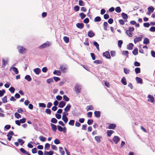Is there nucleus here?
<instances>
[{"label": "nucleus", "mask_w": 155, "mask_h": 155, "mask_svg": "<svg viewBox=\"0 0 155 155\" xmlns=\"http://www.w3.org/2000/svg\"><path fill=\"white\" fill-rule=\"evenodd\" d=\"M81 85L78 84H75L74 87V91L77 94H78V93L81 92Z\"/></svg>", "instance_id": "nucleus-1"}, {"label": "nucleus", "mask_w": 155, "mask_h": 155, "mask_svg": "<svg viewBox=\"0 0 155 155\" xmlns=\"http://www.w3.org/2000/svg\"><path fill=\"white\" fill-rule=\"evenodd\" d=\"M57 127L58 130L60 132L63 131L64 133L66 132L67 129L65 127L62 128L61 126L58 125Z\"/></svg>", "instance_id": "nucleus-2"}, {"label": "nucleus", "mask_w": 155, "mask_h": 155, "mask_svg": "<svg viewBox=\"0 0 155 155\" xmlns=\"http://www.w3.org/2000/svg\"><path fill=\"white\" fill-rule=\"evenodd\" d=\"M147 97L149 98L147 99V101H148L152 103H153L154 102V98L152 95L150 94H148L147 96Z\"/></svg>", "instance_id": "nucleus-3"}, {"label": "nucleus", "mask_w": 155, "mask_h": 155, "mask_svg": "<svg viewBox=\"0 0 155 155\" xmlns=\"http://www.w3.org/2000/svg\"><path fill=\"white\" fill-rule=\"evenodd\" d=\"M120 139L117 136H115L113 139V140L115 144H117L120 140Z\"/></svg>", "instance_id": "nucleus-4"}, {"label": "nucleus", "mask_w": 155, "mask_h": 155, "mask_svg": "<svg viewBox=\"0 0 155 155\" xmlns=\"http://www.w3.org/2000/svg\"><path fill=\"white\" fill-rule=\"evenodd\" d=\"M50 45V43L48 42L41 45L40 47V48H47Z\"/></svg>", "instance_id": "nucleus-5"}, {"label": "nucleus", "mask_w": 155, "mask_h": 155, "mask_svg": "<svg viewBox=\"0 0 155 155\" xmlns=\"http://www.w3.org/2000/svg\"><path fill=\"white\" fill-rule=\"evenodd\" d=\"M108 128L109 129H114L116 127V124L112 123L109 124Z\"/></svg>", "instance_id": "nucleus-6"}, {"label": "nucleus", "mask_w": 155, "mask_h": 155, "mask_svg": "<svg viewBox=\"0 0 155 155\" xmlns=\"http://www.w3.org/2000/svg\"><path fill=\"white\" fill-rule=\"evenodd\" d=\"M103 55L107 58H110V56L108 51H106L103 53Z\"/></svg>", "instance_id": "nucleus-7"}, {"label": "nucleus", "mask_w": 155, "mask_h": 155, "mask_svg": "<svg viewBox=\"0 0 155 155\" xmlns=\"http://www.w3.org/2000/svg\"><path fill=\"white\" fill-rule=\"evenodd\" d=\"M20 151L23 154H26L28 155H31L28 152L26 151L24 149L21 148L20 149Z\"/></svg>", "instance_id": "nucleus-8"}, {"label": "nucleus", "mask_w": 155, "mask_h": 155, "mask_svg": "<svg viewBox=\"0 0 155 155\" xmlns=\"http://www.w3.org/2000/svg\"><path fill=\"white\" fill-rule=\"evenodd\" d=\"M84 24L83 23H78L76 24L77 27L80 29H82L84 28Z\"/></svg>", "instance_id": "nucleus-9"}, {"label": "nucleus", "mask_w": 155, "mask_h": 155, "mask_svg": "<svg viewBox=\"0 0 155 155\" xmlns=\"http://www.w3.org/2000/svg\"><path fill=\"white\" fill-rule=\"evenodd\" d=\"M102 138L101 136H96L95 137L94 139L97 142H100L101 141V139Z\"/></svg>", "instance_id": "nucleus-10"}, {"label": "nucleus", "mask_w": 155, "mask_h": 155, "mask_svg": "<svg viewBox=\"0 0 155 155\" xmlns=\"http://www.w3.org/2000/svg\"><path fill=\"white\" fill-rule=\"evenodd\" d=\"M71 107V106L70 104H68L67 106L64 109V110L65 112H68L69 111Z\"/></svg>", "instance_id": "nucleus-11"}, {"label": "nucleus", "mask_w": 155, "mask_h": 155, "mask_svg": "<svg viewBox=\"0 0 155 155\" xmlns=\"http://www.w3.org/2000/svg\"><path fill=\"white\" fill-rule=\"evenodd\" d=\"M101 112L100 111H95L94 112V114L95 117L98 118L101 116Z\"/></svg>", "instance_id": "nucleus-12"}, {"label": "nucleus", "mask_w": 155, "mask_h": 155, "mask_svg": "<svg viewBox=\"0 0 155 155\" xmlns=\"http://www.w3.org/2000/svg\"><path fill=\"white\" fill-rule=\"evenodd\" d=\"M65 104L66 103L64 102L61 101L60 102L58 106L59 107L62 108L65 106Z\"/></svg>", "instance_id": "nucleus-13"}, {"label": "nucleus", "mask_w": 155, "mask_h": 155, "mask_svg": "<svg viewBox=\"0 0 155 155\" xmlns=\"http://www.w3.org/2000/svg\"><path fill=\"white\" fill-rule=\"evenodd\" d=\"M2 67L3 68L5 67V65L8 63V60H5L4 59H2Z\"/></svg>", "instance_id": "nucleus-14"}, {"label": "nucleus", "mask_w": 155, "mask_h": 155, "mask_svg": "<svg viewBox=\"0 0 155 155\" xmlns=\"http://www.w3.org/2000/svg\"><path fill=\"white\" fill-rule=\"evenodd\" d=\"M62 120H63L65 124H66L68 121V119L67 116L65 115H63L62 117Z\"/></svg>", "instance_id": "nucleus-15"}, {"label": "nucleus", "mask_w": 155, "mask_h": 155, "mask_svg": "<svg viewBox=\"0 0 155 155\" xmlns=\"http://www.w3.org/2000/svg\"><path fill=\"white\" fill-rule=\"evenodd\" d=\"M51 127L52 130L54 132H55L57 130V126L56 125L53 124H51Z\"/></svg>", "instance_id": "nucleus-16"}, {"label": "nucleus", "mask_w": 155, "mask_h": 155, "mask_svg": "<svg viewBox=\"0 0 155 155\" xmlns=\"http://www.w3.org/2000/svg\"><path fill=\"white\" fill-rule=\"evenodd\" d=\"M136 80L137 83H140V84H142V80L141 78L138 77H136Z\"/></svg>", "instance_id": "nucleus-17"}, {"label": "nucleus", "mask_w": 155, "mask_h": 155, "mask_svg": "<svg viewBox=\"0 0 155 155\" xmlns=\"http://www.w3.org/2000/svg\"><path fill=\"white\" fill-rule=\"evenodd\" d=\"M114 133V131L112 130H107V136L110 137L112 134Z\"/></svg>", "instance_id": "nucleus-18"}, {"label": "nucleus", "mask_w": 155, "mask_h": 155, "mask_svg": "<svg viewBox=\"0 0 155 155\" xmlns=\"http://www.w3.org/2000/svg\"><path fill=\"white\" fill-rule=\"evenodd\" d=\"M34 72L36 74H39L41 71L40 69L38 68L35 69L34 70Z\"/></svg>", "instance_id": "nucleus-19"}, {"label": "nucleus", "mask_w": 155, "mask_h": 155, "mask_svg": "<svg viewBox=\"0 0 155 155\" xmlns=\"http://www.w3.org/2000/svg\"><path fill=\"white\" fill-rule=\"evenodd\" d=\"M142 37H137L135 38L134 39V41L135 43L140 41L141 40Z\"/></svg>", "instance_id": "nucleus-20"}, {"label": "nucleus", "mask_w": 155, "mask_h": 155, "mask_svg": "<svg viewBox=\"0 0 155 155\" xmlns=\"http://www.w3.org/2000/svg\"><path fill=\"white\" fill-rule=\"evenodd\" d=\"M126 33L127 35L130 37H132L133 36V33L131 31L127 30H126Z\"/></svg>", "instance_id": "nucleus-21"}, {"label": "nucleus", "mask_w": 155, "mask_h": 155, "mask_svg": "<svg viewBox=\"0 0 155 155\" xmlns=\"http://www.w3.org/2000/svg\"><path fill=\"white\" fill-rule=\"evenodd\" d=\"M88 35L90 37H92L94 36V34L92 31H90L88 32Z\"/></svg>", "instance_id": "nucleus-22"}, {"label": "nucleus", "mask_w": 155, "mask_h": 155, "mask_svg": "<svg viewBox=\"0 0 155 155\" xmlns=\"http://www.w3.org/2000/svg\"><path fill=\"white\" fill-rule=\"evenodd\" d=\"M121 83L124 85H126L127 84L126 80L124 77H123L121 80Z\"/></svg>", "instance_id": "nucleus-23"}, {"label": "nucleus", "mask_w": 155, "mask_h": 155, "mask_svg": "<svg viewBox=\"0 0 155 155\" xmlns=\"http://www.w3.org/2000/svg\"><path fill=\"white\" fill-rule=\"evenodd\" d=\"M121 16L123 18L126 19V21H127V19L128 18V16L127 14L123 12L121 14Z\"/></svg>", "instance_id": "nucleus-24"}, {"label": "nucleus", "mask_w": 155, "mask_h": 155, "mask_svg": "<svg viewBox=\"0 0 155 155\" xmlns=\"http://www.w3.org/2000/svg\"><path fill=\"white\" fill-rule=\"evenodd\" d=\"M66 69L65 66L64 65H61L60 66V69L62 72H64Z\"/></svg>", "instance_id": "nucleus-25"}, {"label": "nucleus", "mask_w": 155, "mask_h": 155, "mask_svg": "<svg viewBox=\"0 0 155 155\" xmlns=\"http://www.w3.org/2000/svg\"><path fill=\"white\" fill-rule=\"evenodd\" d=\"M59 151L61 153V155H64L65 153L64 151L63 150V148L62 147H59Z\"/></svg>", "instance_id": "nucleus-26"}, {"label": "nucleus", "mask_w": 155, "mask_h": 155, "mask_svg": "<svg viewBox=\"0 0 155 155\" xmlns=\"http://www.w3.org/2000/svg\"><path fill=\"white\" fill-rule=\"evenodd\" d=\"M25 79H26L28 81H30L31 80V78L29 75H26L25 78Z\"/></svg>", "instance_id": "nucleus-27"}, {"label": "nucleus", "mask_w": 155, "mask_h": 155, "mask_svg": "<svg viewBox=\"0 0 155 155\" xmlns=\"http://www.w3.org/2000/svg\"><path fill=\"white\" fill-rule=\"evenodd\" d=\"M154 9V8L152 6H150V7H149L148 8V10L149 12V13L153 12Z\"/></svg>", "instance_id": "nucleus-28"}, {"label": "nucleus", "mask_w": 155, "mask_h": 155, "mask_svg": "<svg viewBox=\"0 0 155 155\" xmlns=\"http://www.w3.org/2000/svg\"><path fill=\"white\" fill-rule=\"evenodd\" d=\"M39 140L42 142H44L46 140V138L42 136H40L39 137Z\"/></svg>", "instance_id": "nucleus-29"}, {"label": "nucleus", "mask_w": 155, "mask_h": 155, "mask_svg": "<svg viewBox=\"0 0 155 155\" xmlns=\"http://www.w3.org/2000/svg\"><path fill=\"white\" fill-rule=\"evenodd\" d=\"M101 20V18L100 17L97 16L95 17L94 19L95 22H99Z\"/></svg>", "instance_id": "nucleus-30"}, {"label": "nucleus", "mask_w": 155, "mask_h": 155, "mask_svg": "<svg viewBox=\"0 0 155 155\" xmlns=\"http://www.w3.org/2000/svg\"><path fill=\"white\" fill-rule=\"evenodd\" d=\"M53 74H56L58 76H59L61 74V72L58 70H55L53 72Z\"/></svg>", "instance_id": "nucleus-31"}, {"label": "nucleus", "mask_w": 155, "mask_h": 155, "mask_svg": "<svg viewBox=\"0 0 155 155\" xmlns=\"http://www.w3.org/2000/svg\"><path fill=\"white\" fill-rule=\"evenodd\" d=\"M19 52L21 54H23L26 52V49H19Z\"/></svg>", "instance_id": "nucleus-32"}, {"label": "nucleus", "mask_w": 155, "mask_h": 155, "mask_svg": "<svg viewBox=\"0 0 155 155\" xmlns=\"http://www.w3.org/2000/svg\"><path fill=\"white\" fill-rule=\"evenodd\" d=\"M135 71L136 74H138L140 72V68H136L135 69Z\"/></svg>", "instance_id": "nucleus-33"}, {"label": "nucleus", "mask_w": 155, "mask_h": 155, "mask_svg": "<svg viewBox=\"0 0 155 155\" xmlns=\"http://www.w3.org/2000/svg\"><path fill=\"white\" fill-rule=\"evenodd\" d=\"M149 42V40L147 38H145L143 41V43L145 44H147Z\"/></svg>", "instance_id": "nucleus-34"}, {"label": "nucleus", "mask_w": 155, "mask_h": 155, "mask_svg": "<svg viewBox=\"0 0 155 155\" xmlns=\"http://www.w3.org/2000/svg\"><path fill=\"white\" fill-rule=\"evenodd\" d=\"M63 39L66 43H68L69 41V38L66 36H64L63 38Z\"/></svg>", "instance_id": "nucleus-35"}, {"label": "nucleus", "mask_w": 155, "mask_h": 155, "mask_svg": "<svg viewBox=\"0 0 155 155\" xmlns=\"http://www.w3.org/2000/svg\"><path fill=\"white\" fill-rule=\"evenodd\" d=\"M74 120H71L69 121L68 123V124L69 125H71L72 126H73L74 125Z\"/></svg>", "instance_id": "nucleus-36"}, {"label": "nucleus", "mask_w": 155, "mask_h": 155, "mask_svg": "<svg viewBox=\"0 0 155 155\" xmlns=\"http://www.w3.org/2000/svg\"><path fill=\"white\" fill-rule=\"evenodd\" d=\"M94 63L96 64H101L102 63V62L100 60H97L94 61Z\"/></svg>", "instance_id": "nucleus-37"}, {"label": "nucleus", "mask_w": 155, "mask_h": 155, "mask_svg": "<svg viewBox=\"0 0 155 155\" xmlns=\"http://www.w3.org/2000/svg\"><path fill=\"white\" fill-rule=\"evenodd\" d=\"M13 71L16 74H18V71L17 68L16 67H13L12 68Z\"/></svg>", "instance_id": "nucleus-38"}, {"label": "nucleus", "mask_w": 155, "mask_h": 155, "mask_svg": "<svg viewBox=\"0 0 155 155\" xmlns=\"http://www.w3.org/2000/svg\"><path fill=\"white\" fill-rule=\"evenodd\" d=\"M7 97L6 96H5L4 97L2 98V101H3V102L4 103H5L7 102Z\"/></svg>", "instance_id": "nucleus-39"}, {"label": "nucleus", "mask_w": 155, "mask_h": 155, "mask_svg": "<svg viewBox=\"0 0 155 155\" xmlns=\"http://www.w3.org/2000/svg\"><path fill=\"white\" fill-rule=\"evenodd\" d=\"M122 53L123 55L126 56L127 57H128V51H123L122 52Z\"/></svg>", "instance_id": "nucleus-40"}, {"label": "nucleus", "mask_w": 155, "mask_h": 155, "mask_svg": "<svg viewBox=\"0 0 155 155\" xmlns=\"http://www.w3.org/2000/svg\"><path fill=\"white\" fill-rule=\"evenodd\" d=\"M121 11V8L120 7H117L115 8V11L117 13H120Z\"/></svg>", "instance_id": "nucleus-41"}, {"label": "nucleus", "mask_w": 155, "mask_h": 155, "mask_svg": "<svg viewBox=\"0 0 155 155\" xmlns=\"http://www.w3.org/2000/svg\"><path fill=\"white\" fill-rule=\"evenodd\" d=\"M79 15L82 19H83L85 18L86 16V15H85L83 13H80L79 14Z\"/></svg>", "instance_id": "nucleus-42"}, {"label": "nucleus", "mask_w": 155, "mask_h": 155, "mask_svg": "<svg viewBox=\"0 0 155 155\" xmlns=\"http://www.w3.org/2000/svg\"><path fill=\"white\" fill-rule=\"evenodd\" d=\"M133 54L134 55H136L138 53V49H134L132 51Z\"/></svg>", "instance_id": "nucleus-43"}, {"label": "nucleus", "mask_w": 155, "mask_h": 155, "mask_svg": "<svg viewBox=\"0 0 155 155\" xmlns=\"http://www.w3.org/2000/svg\"><path fill=\"white\" fill-rule=\"evenodd\" d=\"M15 117L17 118L18 119L20 117H21V115L19 114L18 113L16 112L15 113Z\"/></svg>", "instance_id": "nucleus-44"}, {"label": "nucleus", "mask_w": 155, "mask_h": 155, "mask_svg": "<svg viewBox=\"0 0 155 155\" xmlns=\"http://www.w3.org/2000/svg\"><path fill=\"white\" fill-rule=\"evenodd\" d=\"M63 99L66 101H69V98L66 95H64L63 96Z\"/></svg>", "instance_id": "nucleus-45"}, {"label": "nucleus", "mask_w": 155, "mask_h": 155, "mask_svg": "<svg viewBox=\"0 0 155 155\" xmlns=\"http://www.w3.org/2000/svg\"><path fill=\"white\" fill-rule=\"evenodd\" d=\"M93 122V120L92 119H89L87 121V124L88 125H90L92 124Z\"/></svg>", "instance_id": "nucleus-46"}, {"label": "nucleus", "mask_w": 155, "mask_h": 155, "mask_svg": "<svg viewBox=\"0 0 155 155\" xmlns=\"http://www.w3.org/2000/svg\"><path fill=\"white\" fill-rule=\"evenodd\" d=\"M79 5L80 6H84L85 5L84 2L82 0H79Z\"/></svg>", "instance_id": "nucleus-47"}, {"label": "nucleus", "mask_w": 155, "mask_h": 155, "mask_svg": "<svg viewBox=\"0 0 155 155\" xmlns=\"http://www.w3.org/2000/svg\"><path fill=\"white\" fill-rule=\"evenodd\" d=\"M51 122L52 123L56 124L57 122V120L56 118H53L51 120Z\"/></svg>", "instance_id": "nucleus-48"}, {"label": "nucleus", "mask_w": 155, "mask_h": 155, "mask_svg": "<svg viewBox=\"0 0 155 155\" xmlns=\"http://www.w3.org/2000/svg\"><path fill=\"white\" fill-rule=\"evenodd\" d=\"M18 141L20 143L21 145H22L24 143V141L22 139H18Z\"/></svg>", "instance_id": "nucleus-49"}, {"label": "nucleus", "mask_w": 155, "mask_h": 155, "mask_svg": "<svg viewBox=\"0 0 155 155\" xmlns=\"http://www.w3.org/2000/svg\"><path fill=\"white\" fill-rule=\"evenodd\" d=\"M124 73L126 74H127L129 73L130 70L126 68H124Z\"/></svg>", "instance_id": "nucleus-50"}, {"label": "nucleus", "mask_w": 155, "mask_h": 155, "mask_svg": "<svg viewBox=\"0 0 155 155\" xmlns=\"http://www.w3.org/2000/svg\"><path fill=\"white\" fill-rule=\"evenodd\" d=\"M39 107H45L46 105L45 104L43 103H39Z\"/></svg>", "instance_id": "nucleus-51"}, {"label": "nucleus", "mask_w": 155, "mask_h": 155, "mask_svg": "<svg viewBox=\"0 0 155 155\" xmlns=\"http://www.w3.org/2000/svg\"><path fill=\"white\" fill-rule=\"evenodd\" d=\"M87 111L89 110H93L94 109V107L92 105L88 106H87Z\"/></svg>", "instance_id": "nucleus-52"}, {"label": "nucleus", "mask_w": 155, "mask_h": 155, "mask_svg": "<svg viewBox=\"0 0 155 155\" xmlns=\"http://www.w3.org/2000/svg\"><path fill=\"white\" fill-rule=\"evenodd\" d=\"M54 143L56 144H58L60 143V141L58 139H56L54 141Z\"/></svg>", "instance_id": "nucleus-53"}, {"label": "nucleus", "mask_w": 155, "mask_h": 155, "mask_svg": "<svg viewBox=\"0 0 155 155\" xmlns=\"http://www.w3.org/2000/svg\"><path fill=\"white\" fill-rule=\"evenodd\" d=\"M9 91L12 93H14L15 91V89L13 87H11L10 88H9Z\"/></svg>", "instance_id": "nucleus-54"}, {"label": "nucleus", "mask_w": 155, "mask_h": 155, "mask_svg": "<svg viewBox=\"0 0 155 155\" xmlns=\"http://www.w3.org/2000/svg\"><path fill=\"white\" fill-rule=\"evenodd\" d=\"M5 91L4 89H2V91L0 90V97L2 96L5 93Z\"/></svg>", "instance_id": "nucleus-55"}, {"label": "nucleus", "mask_w": 155, "mask_h": 155, "mask_svg": "<svg viewBox=\"0 0 155 155\" xmlns=\"http://www.w3.org/2000/svg\"><path fill=\"white\" fill-rule=\"evenodd\" d=\"M54 81L52 78H50L49 79H48L47 80V83L48 84H50V83L53 82Z\"/></svg>", "instance_id": "nucleus-56"}, {"label": "nucleus", "mask_w": 155, "mask_h": 155, "mask_svg": "<svg viewBox=\"0 0 155 155\" xmlns=\"http://www.w3.org/2000/svg\"><path fill=\"white\" fill-rule=\"evenodd\" d=\"M134 46L133 44L132 43H130L127 46V48H132Z\"/></svg>", "instance_id": "nucleus-57"}, {"label": "nucleus", "mask_w": 155, "mask_h": 155, "mask_svg": "<svg viewBox=\"0 0 155 155\" xmlns=\"http://www.w3.org/2000/svg\"><path fill=\"white\" fill-rule=\"evenodd\" d=\"M50 147V144L48 143H46L45 145V148L47 150H48Z\"/></svg>", "instance_id": "nucleus-58"}, {"label": "nucleus", "mask_w": 155, "mask_h": 155, "mask_svg": "<svg viewBox=\"0 0 155 155\" xmlns=\"http://www.w3.org/2000/svg\"><path fill=\"white\" fill-rule=\"evenodd\" d=\"M123 42L121 40H119L118 41V46L119 48H120L121 46V45L122 44Z\"/></svg>", "instance_id": "nucleus-59"}, {"label": "nucleus", "mask_w": 155, "mask_h": 155, "mask_svg": "<svg viewBox=\"0 0 155 155\" xmlns=\"http://www.w3.org/2000/svg\"><path fill=\"white\" fill-rule=\"evenodd\" d=\"M143 26L146 28H148L150 26V24L149 23H144L143 24Z\"/></svg>", "instance_id": "nucleus-60"}, {"label": "nucleus", "mask_w": 155, "mask_h": 155, "mask_svg": "<svg viewBox=\"0 0 155 155\" xmlns=\"http://www.w3.org/2000/svg\"><path fill=\"white\" fill-rule=\"evenodd\" d=\"M134 64L135 66H140V63L137 61L134 62Z\"/></svg>", "instance_id": "nucleus-61"}, {"label": "nucleus", "mask_w": 155, "mask_h": 155, "mask_svg": "<svg viewBox=\"0 0 155 155\" xmlns=\"http://www.w3.org/2000/svg\"><path fill=\"white\" fill-rule=\"evenodd\" d=\"M94 45L96 46L97 48H99V45L97 42L94 41Z\"/></svg>", "instance_id": "nucleus-62"}, {"label": "nucleus", "mask_w": 155, "mask_h": 155, "mask_svg": "<svg viewBox=\"0 0 155 155\" xmlns=\"http://www.w3.org/2000/svg\"><path fill=\"white\" fill-rule=\"evenodd\" d=\"M53 79L55 82H57L60 80V78L57 77H53Z\"/></svg>", "instance_id": "nucleus-63"}, {"label": "nucleus", "mask_w": 155, "mask_h": 155, "mask_svg": "<svg viewBox=\"0 0 155 155\" xmlns=\"http://www.w3.org/2000/svg\"><path fill=\"white\" fill-rule=\"evenodd\" d=\"M149 30L151 32H155V27H152L149 29Z\"/></svg>", "instance_id": "nucleus-64"}]
</instances>
